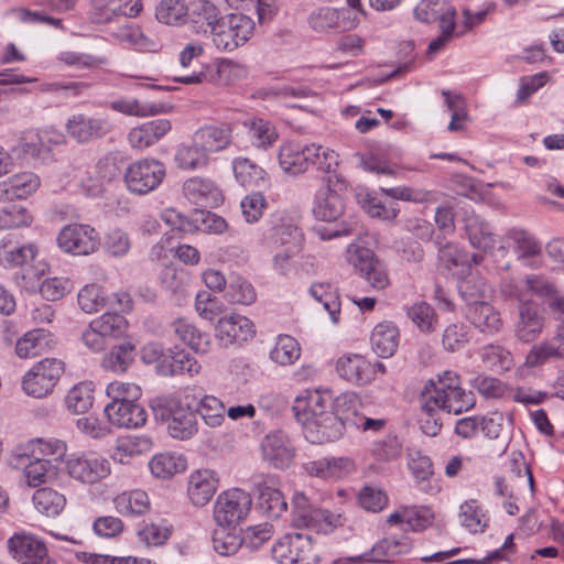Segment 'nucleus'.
Segmentation results:
<instances>
[{
  "label": "nucleus",
  "mask_w": 564,
  "mask_h": 564,
  "mask_svg": "<svg viewBox=\"0 0 564 564\" xmlns=\"http://www.w3.org/2000/svg\"><path fill=\"white\" fill-rule=\"evenodd\" d=\"M197 412L206 425L218 427L225 421L226 408L215 395H204L197 405Z\"/></svg>",
  "instance_id": "obj_54"
},
{
  "label": "nucleus",
  "mask_w": 564,
  "mask_h": 564,
  "mask_svg": "<svg viewBox=\"0 0 564 564\" xmlns=\"http://www.w3.org/2000/svg\"><path fill=\"white\" fill-rule=\"evenodd\" d=\"M470 337V323L465 319H455L446 326L442 344L448 351H458L465 347Z\"/></svg>",
  "instance_id": "obj_49"
},
{
  "label": "nucleus",
  "mask_w": 564,
  "mask_h": 564,
  "mask_svg": "<svg viewBox=\"0 0 564 564\" xmlns=\"http://www.w3.org/2000/svg\"><path fill=\"white\" fill-rule=\"evenodd\" d=\"M292 506V524L295 528L327 534L341 524L340 516H335L325 509L313 508L302 492H296L293 496Z\"/></svg>",
  "instance_id": "obj_4"
},
{
  "label": "nucleus",
  "mask_w": 564,
  "mask_h": 564,
  "mask_svg": "<svg viewBox=\"0 0 564 564\" xmlns=\"http://www.w3.org/2000/svg\"><path fill=\"white\" fill-rule=\"evenodd\" d=\"M67 470L72 478L89 485L105 479L111 471L109 460L96 454L70 458Z\"/></svg>",
  "instance_id": "obj_15"
},
{
  "label": "nucleus",
  "mask_w": 564,
  "mask_h": 564,
  "mask_svg": "<svg viewBox=\"0 0 564 564\" xmlns=\"http://www.w3.org/2000/svg\"><path fill=\"white\" fill-rule=\"evenodd\" d=\"M311 144H302L295 141H289L280 147L279 164L284 173L289 175H299L310 167Z\"/></svg>",
  "instance_id": "obj_24"
},
{
  "label": "nucleus",
  "mask_w": 564,
  "mask_h": 564,
  "mask_svg": "<svg viewBox=\"0 0 564 564\" xmlns=\"http://www.w3.org/2000/svg\"><path fill=\"white\" fill-rule=\"evenodd\" d=\"M563 357V352L561 351L558 346H555L552 343L544 341L539 345H534L531 347L530 351L525 357L524 365L528 368H536L541 367L552 360H557Z\"/></svg>",
  "instance_id": "obj_58"
},
{
  "label": "nucleus",
  "mask_w": 564,
  "mask_h": 564,
  "mask_svg": "<svg viewBox=\"0 0 564 564\" xmlns=\"http://www.w3.org/2000/svg\"><path fill=\"white\" fill-rule=\"evenodd\" d=\"M218 478L212 469H199L191 474L187 486L188 498L196 507H203L215 495Z\"/></svg>",
  "instance_id": "obj_28"
},
{
  "label": "nucleus",
  "mask_w": 564,
  "mask_h": 564,
  "mask_svg": "<svg viewBox=\"0 0 564 564\" xmlns=\"http://www.w3.org/2000/svg\"><path fill=\"white\" fill-rule=\"evenodd\" d=\"M329 401V393L311 389L302 391L294 400V415L310 443L335 442L344 435V423L328 408Z\"/></svg>",
  "instance_id": "obj_2"
},
{
  "label": "nucleus",
  "mask_w": 564,
  "mask_h": 564,
  "mask_svg": "<svg viewBox=\"0 0 564 564\" xmlns=\"http://www.w3.org/2000/svg\"><path fill=\"white\" fill-rule=\"evenodd\" d=\"M412 549V541L409 536H389L376 543L370 552L359 555V558L368 563H391L397 557L408 554Z\"/></svg>",
  "instance_id": "obj_23"
},
{
  "label": "nucleus",
  "mask_w": 564,
  "mask_h": 564,
  "mask_svg": "<svg viewBox=\"0 0 564 564\" xmlns=\"http://www.w3.org/2000/svg\"><path fill=\"white\" fill-rule=\"evenodd\" d=\"M254 21L243 13L223 15L210 31L214 45L223 52H234L246 44L253 35Z\"/></svg>",
  "instance_id": "obj_3"
},
{
  "label": "nucleus",
  "mask_w": 564,
  "mask_h": 564,
  "mask_svg": "<svg viewBox=\"0 0 564 564\" xmlns=\"http://www.w3.org/2000/svg\"><path fill=\"white\" fill-rule=\"evenodd\" d=\"M303 241V234L297 226L281 225L272 229L267 239V245L271 250H285L288 252H297Z\"/></svg>",
  "instance_id": "obj_40"
},
{
  "label": "nucleus",
  "mask_w": 564,
  "mask_h": 564,
  "mask_svg": "<svg viewBox=\"0 0 564 564\" xmlns=\"http://www.w3.org/2000/svg\"><path fill=\"white\" fill-rule=\"evenodd\" d=\"M252 505L251 496L239 488L221 492L214 506V519L219 527L235 528L246 519Z\"/></svg>",
  "instance_id": "obj_6"
},
{
  "label": "nucleus",
  "mask_w": 564,
  "mask_h": 564,
  "mask_svg": "<svg viewBox=\"0 0 564 564\" xmlns=\"http://www.w3.org/2000/svg\"><path fill=\"white\" fill-rule=\"evenodd\" d=\"M77 301L85 314L97 313L106 306V297L102 295L101 288L97 284L85 285L79 291Z\"/></svg>",
  "instance_id": "obj_63"
},
{
  "label": "nucleus",
  "mask_w": 564,
  "mask_h": 564,
  "mask_svg": "<svg viewBox=\"0 0 564 564\" xmlns=\"http://www.w3.org/2000/svg\"><path fill=\"white\" fill-rule=\"evenodd\" d=\"M328 408L336 417L340 419L345 429L347 426L354 427L355 423H358L357 419L360 415L361 401L357 393L345 392L333 400L330 399Z\"/></svg>",
  "instance_id": "obj_41"
},
{
  "label": "nucleus",
  "mask_w": 564,
  "mask_h": 564,
  "mask_svg": "<svg viewBox=\"0 0 564 564\" xmlns=\"http://www.w3.org/2000/svg\"><path fill=\"white\" fill-rule=\"evenodd\" d=\"M58 248L72 256L94 253L100 246V237L95 228L84 224L66 225L57 238Z\"/></svg>",
  "instance_id": "obj_10"
},
{
  "label": "nucleus",
  "mask_w": 564,
  "mask_h": 564,
  "mask_svg": "<svg viewBox=\"0 0 564 564\" xmlns=\"http://www.w3.org/2000/svg\"><path fill=\"white\" fill-rule=\"evenodd\" d=\"M105 414L109 422L118 427L138 429L145 424L148 413L137 401L123 403H108Z\"/></svg>",
  "instance_id": "obj_21"
},
{
  "label": "nucleus",
  "mask_w": 564,
  "mask_h": 564,
  "mask_svg": "<svg viewBox=\"0 0 564 564\" xmlns=\"http://www.w3.org/2000/svg\"><path fill=\"white\" fill-rule=\"evenodd\" d=\"M465 229L473 247L484 251L494 247L495 238L490 226L479 217L468 218Z\"/></svg>",
  "instance_id": "obj_50"
},
{
  "label": "nucleus",
  "mask_w": 564,
  "mask_h": 564,
  "mask_svg": "<svg viewBox=\"0 0 564 564\" xmlns=\"http://www.w3.org/2000/svg\"><path fill=\"white\" fill-rule=\"evenodd\" d=\"M152 448V441L147 436L129 435L117 441L112 458L120 464L129 463V459L149 452Z\"/></svg>",
  "instance_id": "obj_45"
},
{
  "label": "nucleus",
  "mask_w": 564,
  "mask_h": 564,
  "mask_svg": "<svg viewBox=\"0 0 564 564\" xmlns=\"http://www.w3.org/2000/svg\"><path fill=\"white\" fill-rule=\"evenodd\" d=\"M261 452L264 460L280 469L289 467L294 458V447L281 430L270 432L263 438Z\"/></svg>",
  "instance_id": "obj_18"
},
{
  "label": "nucleus",
  "mask_w": 564,
  "mask_h": 564,
  "mask_svg": "<svg viewBox=\"0 0 564 564\" xmlns=\"http://www.w3.org/2000/svg\"><path fill=\"white\" fill-rule=\"evenodd\" d=\"M216 335L224 346L241 344L253 338L256 326L252 319H218Z\"/></svg>",
  "instance_id": "obj_31"
},
{
  "label": "nucleus",
  "mask_w": 564,
  "mask_h": 564,
  "mask_svg": "<svg viewBox=\"0 0 564 564\" xmlns=\"http://www.w3.org/2000/svg\"><path fill=\"white\" fill-rule=\"evenodd\" d=\"M32 215L22 205L12 204L0 209V229L28 227Z\"/></svg>",
  "instance_id": "obj_62"
},
{
  "label": "nucleus",
  "mask_w": 564,
  "mask_h": 564,
  "mask_svg": "<svg viewBox=\"0 0 564 564\" xmlns=\"http://www.w3.org/2000/svg\"><path fill=\"white\" fill-rule=\"evenodd\" d=\"M232 170L237 182L243 187H262L267 184L265 171L249 159H236Z\"/></svg>",
  "instance_id": "obj_44"
},
{
  "label": "nucleus",
  "mask_w": 564,
  "mask_h": 564,
  "mask_svg": "<svg viewBox=\"0 0 564 564\" xmlns=\"http://www.w3.org/2000/svg\"><path fill=\"white\" fill-rule=\"evenodd\" d=\"M475 403L474 393L460 388L458 375L446 370L436 380L431 379L421 392V409L426 417L420 420V429L427 436H436L442 430V422L434 415L435 411L460 414Z\"/></svg>",
  "instance_id": "obj_1"
},
{
  "label": "nucleus",
  "mask_w": 564,
  "mask_h": 564,
  "mask_svg": "<svg viewBox=\"0 0 564 564\" xmlns=\"http://www.w3.org/2000/svg\"><path fill=\"white\" fill-rule=\"evenodd\" d=\"M194 138L196 143L209 155L210 153L219 152L229 145L231 130L228 124L206 126L199 128L194 133Z\"/></svg>",
  "instance_id": "obj_38"
},
{
  "label": "nucleus",
  "mask_w": 564,
  "mask_h": 564,
  "mask_svg": "<svg viewBox=\"0 0 564 564\" xmlns=\"http://www.w3.org/2000/svg\"><path fill=\"white\" fill-rule=\"evenodd\" d=\"M7 547L10 555L22 564H35L50 556L44 541L26 531L15 532L7 541Z\"/></svg>",
  "instance_id": "obj_14"
},
{
  "label": "nucleus",
  "mask_w": 564,
  "mask_h": 564,
  "mask_svg": "<svg viewBox=\"0 0 564 564\" xmlns=\"http://www.w3.org/2000/svg\"><path fill=\"white\" fill-rule=\"evenodd\" d=\"M228 528L216 529L212 538L214 550L221 556L234 555L243 546L242 538L229 532Z\"/></svg>",
  "instance_id": "obj_60"
},
{
  "label": "nucleus",
  "mask_w": 564,
  "mask_h": 564,
  "mask_svg": "<svg viewBox=\"0 0 564 564\" xmlns=\"http://www.w3.org/2000/svg\"><path fill=\"white\" fill-rule=\"evenodd\" d=\"M24 288L31 290L39 288V291L43 299L55 302L62 299L66 293L70 292L72 283L67 278L54 276L45 279L40 284L32 283L31 285H29V283H25Z\"/></svg>",
  "instance_id": "obj_59"
},
{
  "label": "nucleus",
  "mask_w": 564,
  "mask_h": 564,
  "mask_svg": "<svg viewBox=\"0 0 564 564\" xmlns=\"http://www.w3.org/2000/svg\"><path fill=\"white\" fill-rule=\"evenodd\" d=\"M434 514L427 507H402L392 512L388 519L389 524H406L409 530L420 532L430 527L433 522Z\"/></svg>",
  "instance_id": "obj_34"
},
{
  "label": "nucleus",
  "mask_w": 564,
  "mask_h": 564,
  "mask_svg": "<svg viewBox=\"0 0 564 564\" xmlns=\"http://www.w3.org/2000/svg\"><path fill=\"white\" fill-rule=\"evenodd\" d=\"M258 490L257 509L269 519H278L288 509L283 494L278 488L275 476H261L256 481Z\"/></svg>",
  "instance_id": "obj_16"
},
{
  "label": "nucleus",
  "mask_w": 564,
  "mask_h": 564,
  "mask_svg": "<svg viewBox=\"0 0 564 564\" xmlns=\"http://www.w3.org/2000/svg\"><path fill=\"white\" fill-rule=\"evenodd\" d=\"M113 506L123 517H140L150 510L148 494L141 489L123 491L113 499Z\"/></svg>",
  "instance_id": "obj_39"
},
{
  "label": "nucleus",
  "mask_w": 564,
  "mask_h": 564,
  "mask_svg": "<svg viewBox=\"0 0 564 564\" xmlns=\"http://www.w3.org/2000/svg\"><path fill=\"white\" fill-rule=\"evenodd\" d=\"M172 128L167 119H155L130 130L128 141L135 150H145L160 141Z\"/></svg>",
  "instance_id": "obj_27"
},
{
  "label": "nucleus",
  "mask_w": 564,
  "mask_h": 564,
  "mask_svg": "<svg viewBox=\"0 0 564 564\" xmlns=\"http://www.w3.org/2000/svg\"><path fill=\"white\" fill-rule=\"evenodd\" d=\"M197 359L184 349L171 350L167 358H163L156 365V372L163 377L188 375L194 377L200 372Z\"/></svg>",
  "instance_id": "obj_29"
},
{
  "label": "nucleus",
  "mask_w": 564,
  "mask_h": 564,
  "mask_svg": "<svg viewBox=\"0 0 564 564\" xmlns=\"http://www.w3.org/2000/svg\"><path fill=\"white\" fill-rule=\"evenodd\" d=\"M187 15V4L183 0H162L156 9V19L165 24L184 22Z\"/></svg>",
  "instance_id": "obj_57"
},
{
  "label": "nucleus",
  "mask_w": 564,
  "mask_h": 564,
  "mask_svg": "<svg viewBox=\"0 0 564 564\" xmlns=\"http://www.w3.org/2000/svg\"><path fill=\"white\" fill-rule=\"evenodd\" d=\"M346 197L337 189L319 187L314 196L313 215L317 220L333 223L345 213Z\"/></svg>",
  "instance_id": "obj_20"
},
{
  "label": "nucleus",
  "mask_w": 564,
  "mask_h": 564,
  "mask_svg": "<svg viewBox=\"0 0 564 564\" xmlns=\"http://www.w3.org/2000/svg\"><path fill=\"white\" fill-rule=\"evenodd\" d=\"M40 177L32 172H22L0 182V203L25 199L40 187Z\"/></svg>",
  "instance_id": "obj_25"
},
{
  "label": "nucleus",
  "mask_w": 564,
  "mask_h": 564,
  "mask_svg": "<svg viewBox=\"0 0 564 564\" xmlns=\"http://www.w3.org/2000/svg\"><path fill=\"white\" fill-rule=\"evenodd\" d=\"M166 175L165 166L155 159H143L131 163L123 175L129 192L145 195L156 189Z\"/></svg>",
  "instance_id": "obj_5"
},
{
  "label": "nucleus",
  "mask_w": 564,
  "mask_h": 564,
  "mask_svg": "<svg viewBox=\"0 0 564 564\" xmlns=\"http://www.w3.org/2000/svg\"><path fill=\"white\" fill-rule=\"evenodd\" d=\"M249 138L257 148H268L278 139L275 128L263 119H252L249 124Z\"/></svg>",
  "instance_id": "obj_61"
},
{
  "label": "nucleus",
  "mask_w": 564,
  "mask_h": 564,
  "mask_svg": "<svg viewBox=\"0 0 564 564\" xmlns=\"http://www.w3.org/2000/svg\"><path fill=\"white\" fill-rule=\"evenodd\" d=\"M39 248L35 243H25L22 246H13L3 243L0 247V264L4 268H25L26 272L22 275L23 280H40L48 270L45 262H35Z\"/></svg>",
  "instance_id": "obj_8"
},
{
  "label": "nucleus",
  "mask_w": 564,
  "mask_h": 564,
  "mask_svg": "<svg viewBox=\"0 0 564 564\" xmlns=\"http://www.w3.org/2000/svg\"><path fill=\"white\" fill-rule=\"evenodd\" d=\"M355 469L354 462L348 457H323L308 462L305 470L323 479H337L350 474Z\"/></svg>",
  "instance_id": "obj_32"
},
{
  "label": "nucleus",
  "mask_w": 564,
  "mask_h": 564,
  "mask_svg": "<svg viewBox=\"0 0 564 564\" xmlns=\"http://www.w3.org/2000/svg\"><path fill=\"white\" fill-rule=\"evenodd\" d=\"M108 107L126 116L148 117L166 111L163 102L141 104L138 99H118L110 101Z\"/></svg>",
  "instance_id": "obj_46"
},
{
  "label": "nucleus",
  "mask_w": 564,
  "mask_h": 564,
  "mask_svg": "<svg viewBox=\"0 0 564 564\" xmlns=\"http://www.w3.org/2000/svg\"><path fill=\"white\" fill-rule=\"evenodd\" d=\"M399 329L388 319L378 323L370 337L371 347L375 354L381 358L391 357L399 345Z\"/></svg>",
  "instance_id": "obj_33"
},
{
  "label": "nucleus",
  "mask_w": 564,
  "mask_h": 564,
  "mask_svg": "<svg viewBox=\"0 0 564 564\" xmlns=\"http://www.w3.org/2000/svg\"><path fill=\"white\" fill-rule=\"evenodd\" d=\"M173 329L178 338L193 350L206 354L212 344L210 334L188 319H176Z\"/></svg>",
  "instance_id": "obj_35"
},
{
  "label": "nucleus",
  "mask_w": 564,
  "mask_h": 564,
  "mask_svg": "<svg viewBox=\"0 0 564 564\" xmlns=\"http://www.w3.org/2000/svg\"><path fill=\"white\" fill-rule=\"evenodd\" d=\"M127 330V319H91L82 339L91 350L100 351L112 340L121 338Z\"/></svg>",
  "instance_id": "obj_12"
},
{
  "label": "nucleus",
  "mask_w": 564,
  "mask_h": 564,
  "mask_svg": "<svg viewBox=\"0 0 564 564\" xmlns=\"http://www.w3.org/2000/svg\"><path fill=\"white\" fill-rule=\"evenodd\" d=\"M65 454L66 444L57 438H34L17 452V456L20 458L40 456V458H46L51 462L62 458Z\"/></svg>",
  "instance_id": "obj_37"
},
{
  "label": "nucleus",
  "mask_w": 564,
  "mask_h": 564,
  "mask_svg": "<svg viewBox=\"0 0 564 564\" xmlns=\"http://www.w3.org/2000/svg\"><path fill=\"white\" fill-rule=\"evenodd\" d=\"M63 362L58 359H43L23 377L22 387L28 395L43 398L52 392L61 375Z\"/></svg>",
  "instance_id": "obj_9"
},
{
  "label": "nucleus",
  "mask_w": 564,
  "mask_h": 564,
  "mask_svg": "<svg viewBox=\"0 0 564 564\" xmlns=\"http://www.w3.org/2000/svg\"><path fill=\"white\" fill-rule=\"evenodd\" d=\"M500 250L512 248L516 258L529 269H539L542 264V243L530 231L522 228H511L501 239Z\"/></svg>",
  "instance_id": "obj_7"
},
{
  "label": "nucleus",
  "mask_w": 564,
  "mask_h": 564,
  "mask_svg": "<svg viewBox=\"0 0 564 564\" xmlns=\"http://www.w3.org/2000/svg\"><path fill=\"white\" fill-rule=\"evenodd\" d=\"M453 0H421L414 8V18L423 23L438 21L441 24L455 22L456 9Z\"/></svg>",
  "instance_id": "obj_30"
},
{
  "label": "nucleus",
  "mask_w": 564,
  "mask_h": 564,
  "mask_svg": "<svg viewBox=\"0 0 564 564\" xmlns=\"http://www.w3.org/2000/svg\"><path fill=\"white\" fill-rule=\"evenodd\" d=\"M93 382L85 381L74 386L66 395V405L72 412L85 413L93 405Z\"/></svg>",
  "instance_id": "obj_52"
},
{
  "label": "nucleus",
  "mask_w": 564,
  "mask_h": 564,
  "mask_svg": "<svg viewBox=\"0 0 564 564\" xmlns=\"http://www.w3.org/2000/svg\"><path fill=\"white\" fill-rule=\"evenodd\" d=\"M54 336L44 328H35L26 332L15 345L17 355L20 358L35 357L54 344Z\"/></svg>",
  "instance_id": "obj_36"
},
{
  "label": "nucleus",
  "mask_w": 564,
  "mask_h": 564,
  "mask_svg": "<svg viewBox=\"0 0 564 564\" xmlns=\"http://www.w3.org/2000/svg\"><path fill=\"white\" fill-rule=\"evenodd\" d=\"M133 360V346L130 343H124L115 346L102 358L101 366L106 370L116 373L124 372Z\"/></svg>",
  "instance_id": "obj_53"
},
{
  "label": "nucleus",
  "mask_w": 564,
  "mask_h": 564,
  "mask_svg": "<svg viewBox=\"0 0 564 564\" xmlns=\"http://www.w3.org/2000/svg\"><path fill=\"white\" fill-rule=\"evenodd\" d=\"M402 444L395 435H387L372 443L370 453L378 462H391L401 455Z\"/></svg>",
  "instance_id": "obj_64"
},
{
  "label": "nucleus",
  "mask_w": 564,
  "mask_h": 564,
  "mask_svg": "<svg viewBox=\"0 0 564 564\" xmlns=\"http://www.w3.org/2000/svg\"><path fill=\"white\" fill-rule=\"evenodd\" d=\"M183 193L185 197L200 206H217L224 197L221 191L209 178L192 177L184 182Z\"/></svg>",
  "instance_id": "obj_26"
},
{
  "label": "nucleus",
  "mask_w": 564,
  "mask_h": 564,
  "mask_svg": "<svg viewBox=\"0 0 564 564\" xmlns=\"http://www.w3.org/2000/svg\"><path fill=\"white\" fill-rule=\"evenodd\" d=\"M338 375L355 386H366L373 380L372 364L359 354L341 356L336 364Z\"/></svg>",
  "instance_id": "obj_22"
},
{
  "label": "nucleus",
  "mask_w": 564,
  "mask_h": 564,
  "mask_svg": "<svg viewBox=\"0 0 564 564\" xmlns=\"http://www.w3.org/2000/svg\"><path fill=\"white\" fill-rule=\"evenodd\" d=\"M193 23L204 28V32L213 31L220 21L218 8L209 0H189L187 15Z\"/></svg>",
  "instance_id": "obj_42"
},
{
  "label": "nucleus",
  "mask_w": 564,
  "mask_h": 564,
  "mask_svg": "<svg viewBox=\"0 0 564 564\" xmlns=\"http://www.w3.org/2000/svg\"><path fill=\"white\" fill-rule=\"evenodd\" d=\"M174 161L178 169L198 170L207 166L209 163V155L196 143V140L193 137L191 143H183L177 147Z\"/></svg>",
  "instance_id": "obj_43"
},
{
  "label": "nucleus",
  "mask_w": 564,
  "mask_h": 564,
  "mask_svg": "<svg viewBox=\"0 0 564 564\" xmlns=\"http://www.w3.org/2000/svg\"><path fill=\"white\" fill-rule=\"evenodd\" d=\"M457 289L466 304L474 307V314H478L482 317H490L491 306L484 301L489 286L484 278L468 273L467 276L458 281Z\"/></svg>",
  "instance_id": "obj_19"
},
{
  "label": "nucleus",
  "mask_w": 564,
  "mask_h": 564,
  "mask_svg": "<svg viewBox=\"0 0 564 564\" xmlns=\"http://www.w3.org/2000/svg\"><path fill=\"white\" fill-rule=\"evenodd\" d=\"M299 343L289 335H280L274 348L270 352V358L282 366L294 364L300 357Z\"/></svg>",
  "instance_id": "obj_56"
},
{
  "label": "nucleus",
  "mask_w": 564,
  "mask_h": 564,
  "mask_svg": "<svg viewBox=\"0 0 564 564\" xmlns=\"http://www.w3.org/2000/svg\"><path fill=\"white\" fill-rule=\"evenodd\" d=\"M150 470L156 478H169L186 468V460L181 455L161 453L150 460Z\"/></svg>",
  "instance_id": "obj_48"
},
{
  "label": "nucleus",
  "mask_w": 564,
  "mask_h": 564,
  "mask_svg": "<svg viewBox=\"0 0 564 564\" xmlns=\"http://www.w3.org/2000/svg\"><path fill=\"white\" fill-rule=\"evenodd\" d=\"M358 22L357 14L347 8L321 7L313 10L308 17V24L316 32L346 31L356 28Z\"/></svg>",
  "instance_id": "obj_13"
},
{
  "label": "nucleus",
  "mask_w": 564,
  "mask_h": 564,
  "mask_svg": "<svg viewBox=\"0 0 564 564\" xmlns=\"http://www.w3.org/2000/svg\"><path fill=\"white\" fill-rule=\"evenodd\" d=\"M32 500L35 509L46 517L58 516L66 503L65 497L52 488L37 489Z\"/></svg>",
  "instance_id": "obj_47"
},
{
  "label": "nucleus",
  "mask_w": 564,
  "mask_h": 564,
  "mask_svg": "<svg viewBox=\"0 0 564 564\" xmlns=\"http://www.w3.org/2000/svg\"><path fill=\"white\" fill-rule=\"evenodd\" d=\"M29 459L30 462L24 466V475L29 486L37 487L55 476L56 467L50 459L40 458V456Z\"/></svg>",
  "instance_id": "obj_51"
},
{
  "label": "nucleus",
  "mask_w": 564,
  "mask_h": 564,
  "mask_svg": "<svg viewBox=\"0 0 564 564\" xmlns=\"http://www.w3.org/2000/svg\"><path fill=\"white\" fill-rule=\"evenodd\" d=\"M110 130L111 126L106 118L90 117L85 113L73 115L66 122L68 135L78 143L100 139Z\"/></svg>",
  "instance_id": "obj_17"
},
{
  "label": "nucleus",
  "mask_w": 564,
  "mask_h": 564,
  "mask_svg": "<svg viewBox=\"0 0 564 564\" xmlns=\"http://www.w3.org/2000/svg\"><path fill=\"white\" fill-rule=\"evenodd\" d=\"M304 533L294 532L285 534L272 546L273 558L278 564H293V557L300 551Z\"/></svg>",
  "instance_id": "obj_55"
},
{
  "label": "nucleus",
  "mask_w": 564,
  "mask_h": 564,
  "mask_svg": "<svg viewBox=\"0 0 564 564\" xmlns=\"http://www.w3.org/2000/svg\"><path fill=\"white\" fill-rule=\"evenodd\" d=\"M161 417L166 422L167 433L175 440L186 441L198 431L195 412L176 399H166L161 409Z\"/></svg>",
  "instance_id": "obj_11"
}]
</instances>
